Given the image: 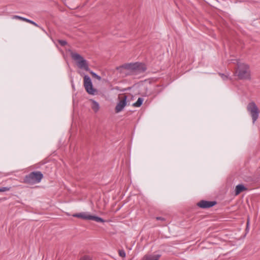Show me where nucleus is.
I'll use <instances>...</instances> for the list:
<instances>
[{
	"instance_id": "obj_1",
	"label": "nucleus",
	"mask_w": 260,
	"mask_h": 260,
	"mask_svg": "<svg viewBox=\"0 0 260 260\" xmlns=\"http://www.w3.org/2000/svg\"><path fill=\"white\" fill-rule=\"evenodd\" d=\"M116 69L120 72L122 73L123 70H126L128 71L125 73L126 75H137L145 72L147 70L145 64L136 62L134 63H125L121 66L117 67Z\"/></svg>"
},
{
	"instance_id": "obj_2",
	"label": "nucleus",
	"mask_w": 260,
	"mask_h": 260,
	"mask_svg": "<svg viewBox=\"0 0 260 260\" xmlns=\"http://www.w3.org/2000/svg\"><path fill=\"white\" fill-rule=\"evenodd\" d=\"M235 76L240 80L250 79V71L249 66L245 63L237 61Z\"/></svg>"
},
{
	"instance_id": "obj_3",
	"label": "nucleus",
	"mask_w": 260,
	"mask_h": 260,
	"mask_svg": "<svg viewBox=\"0 0 260 260\" xmlns=\"http://www.w3.org/2000/svg\"><path fill=\"white\" fill-rule=\"evenodd\" d=\"M43 178V174L40 171H34L25 176L23 183L34 185L40 183Z\"/></svg>"
},
{
	"instance_id": "obj_4",
	"label": "nucleus",
	"mask_w": 260,
	"mask_h": 260,
	"mask_svg": "<svg viewBox=\"0 0 260 260\" xmlns=\"http://www.w3.org/2000/svg\"><path fill=\"white\" fill-rule=\"evenodd\" d=\"M71 56L73 59L77 61L80 68L83 69L86 71H90L87 61L81 55L77 53L71 52Z\"/></svg>"
},
{
	"instance_id": "obj_5",
	"label": "nucleus",
	"mask_w": 260,
	"mask_h": 260,
	"mask_svg": "<svg viewBox=\"0 0 260 260\" xmlns=\"http://www.w3.org/2000/svg\"><path fill=\"white\" fill-rule=\"evenodd\" d=\"M247 110L250 113L252 117V122L254 123L259 116V110L258 108L254 102H251L248 104Z\"/></svg>"
},
{
	"instance_id": "obj_6",
	"label": "nucleus",
	"mask_w": 260,
	"mask_h": 260,
	"mask_svg": "<svg viewBox=\"0 0 260 260\" xmlns=\"http://www.w3.org/2000/svg\"><path fill=\"white\" fill-rule=\"evenodd\" d=\"M84 86L86 92L91 95H94L97 92L96 89L94 88L90 78L85 75L84 77Z\"/></svg>"
},
{
	"instance_id": "obj_7",
	"label": "nucleus",
	"mask_w": 260,
	"mask_h": 260,
	"mask_svg": "<svg viewBox=\"0 0 260 260\" xmlns=\"http://www.w3.org/2000/svg\"><path fill=\"white\" fill-rule=\"evenodd\" d=\"M217 204L216 201H208L201 200L197 203V205L201 208L207 209L213 207Z\"/></svg>"
},
{
	"instance_id": "obj_8",
	"label": "nucleus",
	"mask_w": 260,
	"mask_h": 260,
	"mask_svg": "<svg viewBox=\"0 0 260 260\" xmlns=\"http://www.w3.org/2000/svg\"><path fill=\"white\" fill-rule=\"evenodd\" d=\"M126 100L127 96L124 95L123 96V99L121 100H120L116 106L115 109L116 113H119L122 111V110L126 105Z\"/></svg>"
},
{
	"instance_id": "obj_9",
	"label": "nucleus",
	"mask_w": 260,
	"mask_h": 260,
	"mask_svg": "<svg viewBox=\"0 0 260 260\" xmlns=\"http://www.w3.org/2000/svg\"><path fill=\"white\" fill-rule=\"evenodd\" d=\"M12 18H13V19H19V20H22V21H25V22H28L29 23H30V24H31L32 25H35V26L40 28L42 30L45 31V30L44 29V28L43 27H42L41 26L39 25L37 23H36L35 22L33 21L32 20H31L28 19L27 18H26L25 17H23L20 16H18V15H14V16H13Z\"/></svg>"
},
{
	"instance_id": "obj_10",
	"label": "nucleus",
	"mask_w": 260,
	"mask_h": 260,
	"mask_svg": "<svg viewBox=\"0 0 260 260\" xmlns=\"http://www.w3.org/2000/svg\"><path fill=\"white\" fill-rule=\"evenodd\" d=\"M90 214L88 212H82L74 214L73 217L80 218L84 220H89Z\"/></svg>"
},
{
	"instance_id": "obj_11",
	"label": "nucleus",
	"mask_w": 260,
	"mask_h": 260,
	"mask_svg": "<svg viewBox=\"0 0 260 260\" xmlns=\"http://www.w3.org/2000/svg\"><path fill=\"white\" fill-rule=\"evenodd\" d=\"M247 188L242 184L237 185L235 190V195L237 196L243 191L247 190Z\"/></svg>"
},
{
	"instance_id": "obj_12",
	"label": "nucleus",
	"mask_w": 260,
	"mask_h": 260,
	"mask_svg": "<svg viewBox=\"0 0 260 260\" xmlns=\"http://www.w3.org/2000/svg\"><path fill=\"white\" fill-rule=\"evenodd\" d=\"M160 256V254L145 255L143 257V260H158Z\"/></svg>"
},
{
	"instance_id": "obj_13",
	"label": "nucleus",
	"mask_w": 260,
	"mask_h": 260,
	"mask_svg": "<svg viewBox=\"0 0 260 260\" xmlns=\"http://www.w3.org/2000/svg\"><path fill=\"white\" fill-rule=\"evenodd\" d=\"M89 220H93L97 222H105V220L102 218L90 214Z\"/></svg>"
},
{
	"instance_id": "obj_14",
	"label": "nucleus",
	"mask_w": 260,
	"mask_h": 260,
	"mask_svg": "<svg viewBox=\"0 0 260 260\" xmlns=\"http://www.w3.org/2000/svg\"><path fill=\"white\" fill-rule=\"evenodd\" d=\"M90 101L92 103L91 106L92 109L94 111V112H97L100 109L99 103L93 100H90Z\"/></svg>"
},
{
	"instance_id": "obj_15",
	"label": "nucleus",
	"mask_w": 260,
	"mask_h": 260,
	"mask_svg": "<svg viewBox=\"0 0 260 260\" xmlns=\"http://www.w3.org/2000/svg\"><path fill=\"white\" fill-rule=\"evenodd\" d=\"M143 99L142 98H139L137 101L133 104L134 107H140L143 104Z\"/></svg>"
},
{
	"instance_id": "obj_16",
	"label": "nucleus",
	"mask_w": 260,
	"mask_h": 260,
	"mask_svg": "<svg viewBox=\"0 0 260 260\" xmlns=\"http://www.w3.org/2000/svg\"><path fill=\"white\" fill-rule=\"evenodd\" d=\"M89 72L93 78L97 79L99 81H100L102 79L101 77L96 74L95 73L93 72L92 71H89Z\"/></svg>"
},
{
	"instance_id": "obj_17",
	"label": "nucleus",
	"mask_w": 260,
	"mask_h": 260,
	"mask_svg": "<svg viewBox=\"0 0 260 260\" xmlns=\"http://www.w3.org/2000/svg\"><path fill=\"white\" fill-rule=\"evenodd\" d=\"M118 254L121 257H125L126 256V253L124 250L121 249L118 250Z\"/></svg>"
},
{
	"instance_id": "obj_18",
	"label": "nucleus",
	"mask_w": 260,
	"mask_h": 260,
	"mask_svg": "<svg viewBox=\"0 0 260 260\" xmlns=\"http://www.w3.org/2000/svg\"><path fill=\"white\" fill-rule=\"evenodd\" d=\"M10 188H11V187H0V192L9 191L10 190Z\"/></svg>"
},
{
	"instance_id": "obj_19",
	"label": "nucleus",
	"mask_w": 260,
	"mask_h": 260,
	"mask_svg": "<svg viewBox=\"0 0 260 260\" xmlns=\"http://www.w3.org/2000/svg\"><path fill=\"white\" fill-rule=\"evenodd\" d=\"M58 42L61 46H64L67 44V42L63 40H59Z\"/></svg>"
},
{
	"instance_id": "obj_20",
	"label": "nucleus",
	"mask_w": 260,
	"mask_h": 260,
	"mask_svg": "<svg viewBox=\"0 0 260 260\" xmlns=\"http://www.w3.org/2000/svg\"><path fill=\"white\" fill-rule=\"evenodd\" d=\"M79 260H91V258L89 255H84L81 257Z\"/></svg>"
},
{
	"instance_id": "obj_21",
	"label": "nucleus",
	"mask_w": 260,
	"mask_h": 260,
	"mask_svg": "<svg viewBox=\"0 0 260 260\" xmlns=\"http://www.w3.org/2000/svg\"><path fill=\"white\" fill-rule=\"evenodd\" d=\"M219 75H220L221 77L222 78V79L223 80H225L228 79V76H226L223 74L219 73Z\"/></svg>"
},
{
	"instance_id": "obj_22",
	"label": "nucleus",
	"mask_w": 260,
	"mask_h": 260,
	"mask_svg": "<svg viewBox=\"0 0 260 260\" xmlns=\"http://www.w3.org/2000/svg\"><path fill=\"white\" fill-rule=\"evenodd\" d=\"M156 220H161V221H165V218L162 217H156Z\"/></svg>"
},
{
	"instance_id": "obj_23",
	"label": "nucleus",
	"mask_w": 260,
	"mask_h": 260,
	"mask_svg": "<svg viewBox=\"0 0 260 260\" xmlns=\"http://www.w3.org/2000/svg\"><path fill=\"white\" fill-rule=\"evenodd\" d=\"M248 224H249V221L248 220V221H247V226H248Z\"/></svg>"
}]
</instances>
